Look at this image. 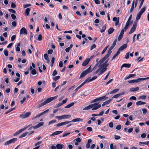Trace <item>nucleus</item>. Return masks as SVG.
<instances>
[{
  "label": "nucleus",
  "mask_w": 149,
  "mask_h": 149,
  "mask_svg": "<svg viewBox=\"0 0 149 149\" xmlns=\"http://www.w3.org/2000/svg\"><path fill=\"white\" fill-rule=\"evenodd\" d=\"M148 144H149V141L145 142H140L139 143V145L141 146H143V144L148 145Z\"/></svg>",
  "instance_id": "obj_28"
},
{
  "label": "nucleus",
  "mask_w": 149,
  "mask_h": 149,
  "mask_svg": "<svg viewBox=\"0 0 149 149\" xmlns=\"http://www.w3.org/2000/svg\"><path fill=\"white\" fill-rule=\"evenodd\" d=\"M139 88L137 87L136 88H130V92H135L139 90Z\"/></svg>",
  "instance_id": "obj_21"
},
{
  "label": "nucleus",
  "mask_w": 149,
  "mask_h": 149,
  "mask_svg": "<svg viewBox=\"0 0 149 149\" xmlns=\"http://www.w3.org/2000/svg\"><path fill=\"white\" fill-rule=\"evenodd\" d=\"M127 46V44H125L121 46L118 49V51L120 52V51H122L124 49L126 48Z\"/></svg>",
  "instance_id": "obj_14"
},
{
  "label": "nucleus",
  "mask_w": 149,
  "mask_h": 149,
  "mask_svg": "<svg viewBox=\"0 0 149 149\" xmlns=\"http://www.w3.org/2000/svg\"><path fill=\"white\" fill-rule=\"evenodd\" d=\"M146 104L145 102H143L141 101H139L136 102V104L138 106L142 104Z\"/></svg>",
  "instance_id": "obj_27"
},
{
  "label": "nucleus",
  "mask_w": 149,
  "mask_h": 149,
  "mask_svg": "<svg viewBox=\"0 0 149 149\" xmlns=\"http://www.w3.org/2000/svg\"><path fill=\"white\" fill-rule=\"evenodd\" d=\"M60 76H57L53 78V80L56 81L58 79H59L60 78Z\"/></svg>",
  "instance_id": "obj_46"
},
{
  "label": "nucleus",
  "mask_w": 149,
  "mask_h": 149,
  "mask_svg": "<svg viewBox=\"0 0 149 149\" xmlns=\"http://www.w3.org/2000/svg\"><path fill=\"white\" fill-rule=\"evenodd\" d=\"M83 85L81 84L80 85L78 86L75 90L74 91H77L80 88H81Z\"/></svg>",
  "instance_id": "obj_50"
},
{
  "label": "nucleus",
  "mask_w": 149,
  "mask_h": 149,
  "mask_svg": "<svg viewBox=\"0 0 149 149\" xmlns=\"http://www.w3.org/2000/svg\"><path fill=\"white\" fill-rule=\"evenodd\" d=\"M27 128V127H26L20 130L19 131L16 132L15 133H14L13 134V135L14 136H16L18 135L22 132L25 130Z\"/></svg>",
  "instance_id": "obj_13"
},
{
  "label": "nucleus",
  "mask_w": 149,
  "mask_h": 149,
  "mask_svg": "<svg viewBox=\"0 0 149 149\" xmlns=\"http://www.w3.org/2000/svg\"><path fill=\"white\" fill-rule=\"evenodd\" d=\"M119 90V89L118 88L114 89V90H113L111 91L109 93H108V94H114L117 92H118Z\"/></svg>",
  "instance_id": "obj_29"
},
{
  "label": "nucleus",
  "mask_w": 149,
  "mask_h": 149,
  "mask_svg": "<svg viewBox=\"0 0 149 149\" xmlns=\"http://www.w3.org/2000/svg\"><path fill=\"white\" fill-rule=\"evenodd\" d=\"M44 122H40L36 125H35L34 126H32L31 127H30L29 129V130H31L33 128L34 129H36L39 127H40L42 126L43 125Z\"/></svg>",
  "instance_id": "obj_7"
},
{
  "label": "nucleus",
  "mask_w": 149,
  "mask_h": 149,
  "mask_svg": "<svg viewBox=\"0 0 149 149\" xmlns=\"http://www.w3.org/2000/svg\"><path fill=\"white\" fill-rule=\"evenodd\" d=\"M106 29V25L102 27V29H101L100 30V32L101 33L104 32L105 31Z\"/></svg>",
  "instance_id": "obj_41"
},
{
  "label": "nucleus",
  "mask_w": 149,
  "mask_h": 149,
  "mask_svg": "<svg viewBox=\"0 0 149 149\" xmlns=\"http://www.w3.org/2000/svg\"><path fill=\"white\" fill-rule=\"evenodd\" d=\"M146 134L144 133H143L141 134V137L142 138H144L146 136Z\"/></svg>",
  "instance_id": "obj_61"
},
{
  "label": "nucleus",
  "mask_w": 149,
  "mask_h": 149,
  "mask_svg": "<svg viewBox=\"0 0 149 149\" xmlns=\"http://www.w3.org/2000/svg\"><path fill=\"white\" fill-rule=\"evenodd\" d=\"M120 96V95L119 94H117L114 95L112 97V99L113 98H118Z\"/></svg>",
  "instance_id": "obj_48"
},
{
  "label": "nucleus",
  "mask_w": 149,
  "mask_h": 149,
  "mask_svg": "<svg viewBox=\"0 0 149 149\" xmlns=\"http://www.w3.org/2000/svg\"><path fill=\"white\" fill-rule=\"evenodd\" d=\"M90 106L91 109L93 111L96 110L101 107V105L97 102H95L94 104H90Z\"/></svg>",
  "instance_id": "obj_2"
},
{
  "label": "nucleus",
  "mask_w": 149,
  "mask_h": 149,
  "mask_svg": "<svg viewBox=\"0 0 149 149\" xmlns=\"http://www.w3.org/2000/svg\"><path fill=\"white\" fill-rule=\"evenodd\" d=\"M117 41V39H115L114 40V41L113 42V43L111 46H113V47H114V46L116 45Z\"/></svg>",
  "instance_id": "obj_56"
},
{
  "label": "nucleus",
  "mask_w": 149,
  "mask_h": 149,
  "mask_svg": "<svg viewBox=\"0 0 149 149\" xmlns=\"http://www.w3.org/2000/svg\"><path fill=\"white\" fill-rule=\"evenodd\" d=\"M136 29V28H135L134 27H132L131 29H130V30L129 32V34H131L132 33L134 32V31Z\"/></svg>",
  "instance_id": "obj_36"
},
{
  "label": "nucleus",
  "mask_w": 149,
  "mask_h": 149,
  "mask_svg": "<svg viewBox=\"0 0 149 149\" xmlns=\"http://www.w3.org/2000/svg\"><path fill=\"white\" fill-rule=\"evenodd\" d=\"M91 77H90L87 79L85 80L82 83V84H83V85L85 84L87 82H89L90 81H91Z\"/></svg>",
  "instance_id": "obj_25"
},
{
  "label": "nucleus",
  "mask_w": 149,
  "mask_h": 149,
  "mask_svg": "<svg viewBox=\"0 0 149 149\" xmlns=\"http://www.w3.org/2000/svg\"><path fill=\"white\" fill-rule=\"evenodd\" d=\"M49 111V109H48L45 111H44L43 112H42L41 113L37 115L36 116H35L34 118H33V119H35L36 118H38L40 117L41 116L46 113H47L48 112V111Z\"/></svg>",
  "instance_id": "obj_8"
},
{
  "label": "nucleus",
  "mask_w": 149,
  "mask_h": 149,
  "mask_svg": "<svg viewBox=\"0 0 149 149\" xmlns=\"http://www.w3.org/2000/svg\"><path fill=\"white\" fill-rule=\"evenodd\" d=\"M17 140V138H13L5 142L4 145L6 146H7L11 143H14Z\"/></svg>",
  "instance_id": "obj_5"
},
{
  "label": "nucleus",
  "mask_w": 149,
  "mask_h": 149,
  "mask_svg": "<svg viewBox=\"0 0 149 149\" xmlns=\"http://www.w3.org/2000/svg\"><path fill=\"white\" fill-rule=\"evenodd\" d=\"M90 61V59L89 58H86L83 63L82 64V66H86L89 63Z\"/></svg>",
  "instance_id": "obj_15"
},
{
  "label": "nucleus",
  "mask_w": 149,
  "mask_h": 149,
  "mask_svg": "<svg viewBox=\"0 0 149 149\" xmlns=\"http://www.w3.org/2000/svg\"><path fill=\"white\" fill-rule=\"evenodd\" d=\"M112 100V99H110L109 100H107L105 102H104L106 104V105L107 104H109Z\"/></svg>",
  "instance_id": "obj_47"
},
{
  "label": "nucleus",
  "mask_w": 149,
  "mask_h": 149,
  "mask_svg": "<svg viewBox=\"0 0 149 149\" xmlns=\"http://www.w3.org/2000/svg\"><path fill=\"white\" fill-rule=\"evenodd\" d=\"M63 132V131H56L50 135V136H54L57 135Z\"/></svg>",
  "instance_id": "obj_24"
},
{
  "label": "nucleus",
  "mask_w": 149,
  "mask_h": 149,
  "mask_svg": "<svg viewBox=\"0 0 149 149\" xmlns=\"http://www.w3.org/2000/svg\"><path fill=\"white\" fill-rule=\"evenodd\" d=\"M131 64L129 63H124L122 65L121 67V70L123 67H125V68H129L131 66Z\"/></svg>",
  "instance_id": "obj_16"
},
{
  "label": "nucleus",
  "mask_w": 149,
  "mask_h": 149,
  "mask_svg": "<svg viewBox=\"0 0 149 149\" xmlns=\"http://www.w3.org/2000/svg\"><path fill=\"white\" fill-rule=\"evenodd\" d=\"M110 54H109V53L106 54L104 57L102 59H101L99 61L100 64L101 65V64L103 63L104 61L109 56Z\"/></svg>",
  "instance_id": "obj_6"
},
{
  "label": "nucleus",
  "mask_w": 149,
  "mask_h": 149,
  "mask_svg": "<svg viewBox=\"0 0 149 149\" xmlns=\"http://www.w3.org/2000/svg\"><path fill=\"white\" fill-rule=\"evenodd\" d=\"M86 75V74L85 72H84L83 71L81 74L80 76L79 77V79H81L82 78Z\"/></svg>",
  "instance_id": "obj_39"
},
{
  "label": "nucleus",
  "mask_w": 149,
  "mask_h": 149,
  "mask_svg": "<svg viewBox=\"0 0 149 149\" xmlns=\"http://www.w3.org/2000/svg\"><path fill=\"white\" fill-rule=\"evenodd\" d=\"M91 65L90 66V67L88 68L87 69L85 70L84 71V72H85L86 74L91 72L92 71V69H91Z\"/></svg>",
  "instance_id": "obj_17"
},
{
  "label": "nucleus",
  "mask_w": 149,
  "mask_h": 149,
  "mask_svg": "<svg viewBox=\"0 0 149 149\" xmlns=\"http://www.w3.org/2000/svg\"><path fill=\"white\" fill-rule=\"evenodd\" d=\"M140 81H141V78H139L136 79H133L128 81V82L130 84H132L135 82L138 83Z\"/></svg>",
  "instance_id": "obj_10"
},
{
  "label": "nucleus",
  "mask_w": 149,
  "mask_h": 149,
  "mask_svg": "<svg viewBox=\"0 0 149 149\" xmlns=\"http://www.w3.org/2000/svg\"><path fill=\"white\" fill-rule=\"evenodd\" d=\"M106 97L105 96L100 97L98 98V100L100 101L104 100L106 99Z\"/></svg>",
  "instance_id": "obj_34"
},
{
  "label": "nucleus",
  "mask_w": 149,
  "mask_h": 149,
  "mask_svg": "<svg viewBox=\"0 0 149 149\" xmlns=\"http://www.w3.org/2000/svg\"><path fill=\"white\" fill-rule=\"evenodd\" d=\"M74 102H73L72 103H71L68 104V105H67V106H66L65 107V108H70V107H72V106L74 105Z\"/></svg>",
  "instance_id": "obj_32"
},
{
  "label": "nucleus",
  "mask_w": 149,
  "mask_h": 149,
  "mask_svg": "<svg viewBox=\"0 0 149 149\" xmlns=\"http://www.w3.org/2000/svg\"><path fill=\"white\" fill-rule=\"evenodd\" d=\"M121 128V126L120 125H117L116 128V129L117 130H120Z\"/></svg>",
  "instance_id": "obj_64"
},
{
  "label": "nucleus",
  "mask_w": 149,
  "mask_h": 149,
  "mask_svg": "<svg viewBox=\"0 0 149 149\" xmlns=\"http://www.w3.org/2000/svg\"><path fill=\"white\" fill-rule=\"evenodd\" d=\"M136 75L135 74H130L127 77H125L124 78V80H127L128 79L130 78L131 77L135 76Z\"/></svg>",
  "instance_id": "obj_26"
},
{
  "label": "nucleus",
  "mask_w": 149,
  "mask_h": 149,
  "mask_svg": "<svg viewBox=\"0 0 149 149\" xmlns=\"http://www.w3.org/2000/svg\"><path fill=\"white\" fill-rule=\"evenodd\" d=\"M146 9V7H144L142 8L141 10H140V11L138 13L136 18V20L137 21L139 20L140 19L142 14L145 11Z\"/></svg>",
  "instance_id": "obj_3"
},
{
  "label": "nucleus",
  "mask_w": 149,
  "mask_h": 149,
  "mask_svg": "<svg viewBox=\"0 0 149 149\" xmlns=\"http://www.w3.org/2000/svg\"><path fill=\"white\" fill-rule=\"evenodd\" d=\"M8 10L11 13L15 14L16 13L15 11L13 9H8Z\"/></svg>",
  "instance_id": "obj_55"
},
{
  "label": "nucleus",
  "mask_w": 149,
  "mask_h": 149,
  "mask_svg": "<svg viewBox=\"0 0 149 149\" xmlns=\"http://www.w3.org/2000/svg\"><path fill=\"white\" fill-rule=\"evenodd\" d=\"M56 147L57 149H62L64 148V145L62 144H57Z\"/></svg>",
  "instance_id": "obj_19"
},
{
  "label": "nucleus",
  "mask_w": 149,
  "mask_h": 149,
  "mask_svg": "<svg viewBox=\"0 0 149 149\" xmlns=\"http://www.w3.org/2000/svg\"><path fill=\"white\" fill-rule=\"evenodd\" d=\"M99 68L93 73V74L95 75L99 71H100L101 69L103 68L102 67L101 65V64H99L98 65Z\"/></svg>",
  "instance_id": "obj_23"
},
{
  "label": "nucleus",
  "mask_w": 149,
  "mask_h": 149,
  "mask_svg": "<svg viewBox=\"0 0 149 149\" xmlns=\"http://www.w3.org/2000/svg\"><path fill=\"white\" fill-rule=\"evenodd\" d=\"M56 120H53L49 122L48 125H50L51 124L55 123L56 122Z\"/></svg>",
  "instance_id": "obj_45"
},
{
  "label": "nucleus",
  "mask_w": 149,
  "mask_h": 149,
  "mask_svg": "<svg viewBox=\"0 0 149 149\" xmlns=\"http://www.w3.org/2000/svg\"><path fill=\"white\" fill-rule=\"evenodd\" d=\"M146 95H143L139 96V99H141L142 100L145 99L146 98Z\"/></svg>",
  "instance_id": "obj_44"
},
{
  "label": "nucleus",
  "mask_w": 149,
  "mask_h": 149,
  "mask_svg": "<svg viewBox=\"0 0 149 149\" xmlns=\"http://www.w3.org/2000/svg\"><path fill=\"white\" fill-rule=\"evenodd\" d=\"M114 137L115 139L116 140H118L120 138V136L117 135H115Z\"/></svg>",
  "instance_id": "obj_54"
},
{
  "label": "nucleus",
  "mask_w": 149,
  "mask_h": 149,
  "mask_svg": "<svg viewBox=\"0 0 149 149\" xmlns=\"http://www.w3.org/2000/svg\"><path fill=\"white\" fill-rule=\"evenodd\" d=\"M99 64L100 63L99 62L97 63L95 65V66L93 68V69L92 70L93 71V70H96L97 68V66L98 65H99Z\"/></svg>",
  "instance_id": "obj_51"
},
{
  "label": "nucleus",
  "mask_w": 149,
  "mask_h": 149,
  "mask_svg": "<svg viewBox=\"0 0 149 149\" xmlns=\"http://www.w3.org/2000/svg\"><path fill=\"white\" fill-rule=\"evenodd\" d=\"M91 109L90 105L87 106L83 109V110H87Z\"/></svg>",
  "instance_id": "obj_43"
},
{
  "label": "nucleus",
  "mask_w": 149,
  "mask_h": 149,
  "mask_svg": "<svg viewBox=\"0 0 149 149\" xmlns=\"http://www.w3.org/2000/svg\"><path fill=\"white\" fill-rule=\"evenodd\" d=\"M141 57H138L137 59L136 60V61H138V62H139L140 61H141L142 60L143 58H141V59L140 60V59L141 58Z\"/></svg>",
  "instance_id": "obj_58"
},
{
  "label": "nucleus",
  "mask_w": 149,
  "mask_h": 149,
  "mask_svg": "<svg viewBox=\"0 0 149 149\" xmlns=\"http://www.w3.org/2000/svg\"><path fill=\"white\" fill-rule=\"evenodd\" d=\"M70 132H68L67 133L63 134L62 135V137H64L66 136H67L70 134Z\"/></svg>",
  "instance_id": "obj_49"
},
{
  "label": "nucleus",
  "mask_w": 149,
  "mask_h": 149,
  "mask_svg": "<svg viewBox=\"0 0 149 149\" xmlns=\"http://www.w3.org/2000/svg\"><path fill=\"white\" fill-rule=\"evenodd\" d=\"M16 35L13 36L11 37V40L12 41H13L15 40V38H16Z\"/></svg>",
  "instance_id": "obj_62"
},
{
  "label": "nucleus",
  "mask_w": 149,
  "mask_h": 149,
  "mask_svg": "<svg viewBox=\"0 0 149 149\" xmlns=\"http://www.w3.org/2000/svg\"><path fill=\"white\" fill-rule=\"evenodd\" d=\"M71 117L70 115H64L61 116H56L55 118L58 119L59 120L63 119H67L70 118Z\"/></svg>",
  "instance_id": "obj_4"
},
{
  "label": "nucleus",
  "mask_w": 149,
  "mask_h": 149,
  "mask_svg": "<svg viewBox=\"0 0 149 149\" xmlns=\"http://www.w3.org/2000/svg\"><path fill=\"white\" fill-rule=\"evenodd\" d=\"M22 34L24 35H26L27 34V31L24 27H23L20 30V34L21 35Z\"/></svg>",
  "instance_id": "obj_12"
},
{
  "label": "nucleus",
  "mask_w": 149,
  "mask_h": 149,
  "mask_svg": "<svg viewBox=\"0 0 149 149\" xmlns=\"http://www.w3.org/2000/svg\"><path fill=\"white\" fill-rule=\"evenodd\" d=\"M136 97L134 96H132L130 98V100H136Z\"/></svg>",
  "instance_id": "obj_57"
},
{
  "label": "nucleus",
  "mask_w": 149,
  "mask_h": 149,
  "mask_svg": "<svg viewBox=\"0 0 149 149\" xmlns=\"http://www.w3.org/2000/svg\"><path fill=\"white\" fill-rule=\"evenodd\" d=\"M58 97V96L56 95L55 96L51 97L47 99L46 101L40 104L39 106H37L36 107V108H39L49 103L52 100L56 99Z\"/></svg>",
  "instance_id": "obj_1"
},
{
  "label": "nucleus",
  "mask_w": 149,
  "mask_h": 149,
  "mask_svg": "<svg viewBox=\"0 0 149 149\" xmlns=\"http://www.w3.org/2000/svg\"><path fill=\"white\" fill-rule=\"evenodd\" d=\"M114 29L113 28H110L108 30V34H110L114 31Z\"/></svg>",
  "instance_id": "obj_30"
},
{
  "label": "nucleus",
  "mask_w": 149,
  "mask_h": 149,
  "mask_svg": "<svg viewBox=\"0 0 149 149\" xmlns=\"http://www.w3.org/2000/svg\"><path fill=\"white\" fill-rule=\"evenodd\" d=\"M134 1H135L134 0H133L132 3V6L131 7L130 10V12L131 13L132 12V11H133V10L134 9V2H135Z\"/></svg>",
  "instance_id": "obj_37"
},
{
  "label": "nucleus",
  "mask_w": 149,
  "mask_h": 149,
  "mask_svg": "<svg viewBox=\"0 0 149 149\" xmlns=\"http://www.w3.org/2000/svg\"><path fill=\"white\" fill-rule=\"evenodd\" d=\"M108 46V45L107 46L104 48V49H103V50L102 51L101 53L102 54H103L105 52V51H106L107 48Z\"/></svg>",
  "instance_id": "obj_52"
},
{
  "label": "nucleus",
  "mask_w": 149,
  "mask_h": 149,
  "mask_svg": "<svg viewBox=\"0 0 149 149\" xmlns=\"http://www.w3.org/2000/svg\"><path fill=\"white\" fill-rule=\"evenodd\" d=\"M107 67L104 66V67L101 69L102 70L100 71V74H102L107 70Z\"/></svg>",
  "instance_id": "obj_35"
},
{
  "label": "nucleus",
  "mask_w": 149,
  "mask_h": 149,
  "mask_svg": "<svg viewBox=\"0 0 149 149\" xmlns=\"http://www.w3.org/2000/svg\"><path fill=\"white\" fill-rule=\"evenodd\" d=\"M109 58L107 59L104 63H103L101 64V65L102 67L104 68V66L107 67L109 65V64L107 63L109 60Z\"/></svg>",
  "instance_id": "obj_18"
},
{
  "label": "nucleus",
  "mask_w": 149,
  "mask_h": 149,
  "mask_svg": "<svg viewBox=\"0 0 149 149\" xmlns=\"http://www.w3.org/2000/svg\"><path fill=\"white\" fill-rule=\"evenodd\" d=\"M71 122V121H65L63 122H61L60 123H59L56 125V126L57 127H60L62 126L63 125H65Z\"/></svg>",
  "instance_id": "obj_9"
},
{
  "label": "nucleus",
  "mask_w": 149,
  "mask_h": 149,
  "mask_svg": "<svg viewBox=\"0 0 149 149\" xmlns=\"http://www.w3.org/2000/svg\"><path fill=\"white\" fill-rule=\"evenodd\" d=\"M31 73L32 75H34L36 74L37 72L35 69H33L31 70Z\"/></svg>",
  "instance_id": "obj_42"
},
{
  "label": "nucleus",
  "mask_w": 149,
  "mask_h": 149,
  "mask_svg": "<svg viewBox=\"0 0 149 149\" xmlns=\"http://www.w3.org/2000/svg\"><path fill=\"white\" fill-rule=\"evenodd\" d=\"M44 56L45 59L47 61V62L48 63H49V60L47 54H44Z\"/></svg>",
  "instance_id": "obj_31"
},
{
  "label": "nucleus",
  "mask_w": 149,
  "mask_h": 149,
  "mask_svg": "<svg viewBox=\"0 0 149 149\" xmlns=\"http://www.w3.org/2000/svg\"><path fill=\"white\" fill-rule=\"evenodd\" d=\"M29 132H25L19 136V138H22L23 137L25 136H26L27 135V134H29Z\"/></svg>",
  "instance_id": "obj_33"
},
{
  "label": "nucleus",
  "mask_w": 149,
  "mask_h": 149,
  "mask_svg": "<svg viewBox=\"0 0 149 149\" xmlns=\"http://www.w3.org/2000/svg\"><path fill=\"white\" fill-rule=\"evenodd\" d=\"M83 120V119L82 118H77L74 119L72 120L71 122H80L82 121Z\"/></svg>",
  "instance_id": "obj_22"
},
{
  "label": "nucleus",
  "mask_w": 149,
  "mask_h": 149,
  "mask_svg": "<svg viewBox=\"0 0 149 149\" xmlns=\"http://www.w3.org/2000/svg\"><path fill=\"white\" fill-rule=\"evenodd\" d=\"M16 7V5L14 4L12 2L11 3V7L12 8H15Z\"/></svg>",
  "instance_id": "obj_63"
},
{
  "label": "nucleus",
  "mask_w": 149,
  "mask_h": 149,
  "mask_svg": "<svg viewBox=\"0 0 149 149\" xmlns=\"http://www.w3.org/2000/svg\"><path fill=\"white\" fill-rule=\"evenodd\" d=\"M42 39V35L40 34L38 35V40L39 41H41Z\"/></svg>",
  "instance_id": "obj_53"
},
{
  "label": "nucleus",
  "mask_w": 149,
  "mask_h": 149,
  "mask_svg": "<svg viewBox=\"0 0 149 149\" xmlns=\"http://www.w3.org/2000/svg\"><path fill=\"white\" fill-rule=\"evenodd\" d=\"M92 141V140L91 139H89L88 140L87 143L86 145V148H90V143H91Z\"/></svg>",
  "instance_id": "obj_20"
},
{
  "label": "nucleus",
  "mask_w": 149,
  "mask_h": 149,
  "mask_svg": "<svg viewBox=\"0 0 149 149\" xmlns=\"http://www.w3.org/2000/svg\"><path fill=\"white\" fill-rule=\"evenodd\" d=\"M30 10V8H27L26 9V10L25 11V14L27 16L28 15Z\"/></svg>",
  "instance_id": "obj_38"
},
{
  "label": "nucleus",
  "mask_w": 149,
  "mask_h": 149,
  "mask_svg": "<svg viewBox=\"0 0 149 149\" xmlns=\"http://www.w3.org/2000/svg\"><path fill=\"white\" fill-rule=\"evenodd\" d=\"M129 52H128L126 54L125 58L126 59H128L129 57Z\"/></svg>",
  "instance_id": "obj_59"
},
{
  "label": "nucleus",
  "mask_w": 149,
  "mask_h": 149,
  "mask_svg": "<svg viewBox=\"0 0 149 149\" xmlns=\"http://www.w3.org/2000/svg\"><path fill=\"white\" fill-rule=\"evenodd\" d=\"M74 141H76V142H81V140L78 137L75 139Z\"/></svg>",
  "instance_id": "obj_60"
},
{
  "label": "nucleus",
  "mask_w": 149,
  "mask_h": 149,
  "mask_svg": "<svg viewBox=\"0 0 149 149\" xmlns=\"http://www.w3.org/2000/svg\"><path fill=\"white\" fill-rule=\"evenodd\" d=\"M113 47L111 46L110 47L107 53H109V54H111L112 52L111 50L113 49Z\"/></svg>",
  "instance_id": "obj_40"
},
{
  "label": "nucleus",
  "mask_w": 149,
  "mask_h": 149,
  "mask_svg": "<svg viewBox=\"0 0 149 149\" xmlns=\"http://www.w3.org/2000/svg\"><path fill=\"white\" fill-rule=\"evenodd\" d=\"M30 114L31 113L30 112H26L24 114L20 115V117L22 118H25L28 117Z\"/></svg>",
  "instance_id": "obj_11"
}]
</instances>
